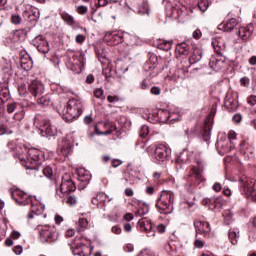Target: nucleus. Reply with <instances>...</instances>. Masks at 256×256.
Masks as SVG:
<instances>
[{
	"mask_svg": "<svg viewBox=\"0 0 256 256\" xmlns=\"http://www.w3.org/2000/svg\"><path fill=\"white\" fill-rule=\"evenodd\" d=\"M45 157L43 151L37 148L28 149L26 159L23 156L19 157V160L22 162V165L28 170V175H34V177H41L39 170L41 169V160Z\"/></svg>",
	"mask_w": 256,
	"mask_h": 256,
	"instance_id": "1",
	"label": "nucleus"
},
{
	"mask_svg": "<svg viewBox=\"0 0 256 256\" xmlns=\"http://www.w3.org/2000/svg\"><path fill=\"white\" fill-rule=\"evenodd\" d=\"M200 59H203V53L201 50L194 49L191 51L189 56H186V58L181 60L178 65L177 75L174 76V79H185L189 73V67H191V65H195V63H199Z\"/></svg>",
	"mask_w": 256,
	"mask_h": 256,
	"instance_id": "2",
	"label": "nucleus"
},
{
	"mask_svg": "<svg viewBox=\"0 0 256 256\" xmlns=\"http://www.w3.org/2000/svg\"><path fill=\"white\" fill-rule=\"evenodd\" d=\"M147 154L155 165H163L169 161L171 155V148L165 144H158L153 148L152 146L146 149Z\"/></svg>",
	"mask_w": 256,
	"mask_h": 256,
	"instance_id": "3",
	"label": "nucleus"
},
{
	"mask_svg": "<svg viewBox=\"0 0 256 256\" xmlns=\"http://www.w3.org/2000/svg\"><path fill=\"white\" fill-rule=\"evenodd\" d=\"M20 97H39L45 93V86L38 80H30L18 86Z\"/></svg>",
	"mask_w": 256,
	"mask_h": 256,
	"instance_id": "4",
	"label": "nucleus"
},
{
	"mask_svg": "<svg viewBox=\"0 0 256 256\" xmlns=\"http://www.w3.org/2000/svg\"><path fill=\"white\" fill-rule=\"evenodd\" d=\"M198 169L192 168L190 173L184 177L186 183L184 187L187 191L191 193V189H195L197 187L201 188V183H203V176H201V172H203V162L197 161Z\"/></svg>",
	"mask_w": 256,
	"mask_h": 256,
	"instance_id": "5",
	"label": "nucleus"
},
{
	"mask_svg": "<svg viewBox=\"0 0 256 256\" xmlns=\"http://www.w3.org/2000/svg\"><path fill=\"white\" fill-rule=\"evenodd\" d=\"M173 203H175V194L172 191L164 190L157 200L156 207L159 213L170 215L173 213Z\"/></svg>",
	"mask_w": 256,
	"mask_h": 256,
	"instance_id": "6",
	"label": "nucleus"
},
{
	"mask_svg": "<svg viewBox=\"0 0 256 256\" xmlns=\"http://www.w3.org/2000/svg\"><path fill=\"white\" fill-rule=\"evenodd\" d=\"M81 113H83V101L71 99L67 102L61 114L65 121H73V119H77Z\"/></svg>",
	"mask_w": 256,
	"mask_h": 256,
	"instance_id": "7",
	"label": "nucleus"
},
{
	"mask_svg": "<svg viewBox=\"0 0 256 256\" xmlns=\"http://www.w3.org/2000/svg\"><path fill=\"white\" fill-rule=\"evenodd\" d=\"M34 127L37 129V133L38 135H41V137L50 139V137H55L57 135V127L51 125L49 121L44 120L41 116H35Z\"/></svg>",
	"mask_w": 256,
	"mask_h": 256,
	"instance_id": "8",
	"label": "nucleus"
},
{
	"mask_svg": "<svg viewBox=\"0 0 256 256\" xmlns=\"http://www.w3.org/2000/svg\"><path fill=\"white\" fill-rule=\"evenodd\" d=\"M39 235L42 243H57L59 240V231L54 226H43L39 230Z\"/></svg>",
	"mask_w": 256,
	"mask_h": 256,
	"instance_id": "9",
	"label": "nucleus"
},
{
	"mask_svg": "<svg viewBox=\"0 0 256 256\" xmlns=\"http://www.w3.org/2000/svg\"><path fill=\"white\" fill-rule=\"evenodd\" d=\"M166 17L173 19V21H181L185 13V7L179 5H173L171 1L164 0Z\"/></svg>",
	"mask_w": 256,
	"mask_h": 256,
	"instance_id": "10",
	"label": "nucleus"
},
{
	"mask_svg": "<svg viewBox=\"0 0 256 256\" xmlns=\"http://www.w3.org/2000/svg\"><path fill=\"white\" fill-rule=\"evenodd\" d=\"M69 245L73 255L91 256V253H93V247L81 242V238H75L69 243Z\"/></svg>",
	"mask_w": 256,
	"mask_h": 256,
	"instance_id": "11",
	"label": "nucleus"
},
{
	"mask_svg": "<svg viewBox=\"0 0 256 256\" xmlns=\"http://www.w3.org/2000/svg\"><path fill=\"white\" fill-rule=\"evenodd\" d=\"M75 189H77V186H75V182H73L69 174H65L62 177L60 186L56 187V196L63 197V195H67V193H71L75 191Z\"/></svg>",
	"mask_w": 256,
	"mask_h": 256,
	"instance_id": "12",
	"label": "nucleus"
},
{
	"mask_svg": "<svg viewBox=\"0 0 256 256\" xmlns=\"http://www.w3.org/2000/svg\"><path fill=\"white\" fill-rule=\"evenodd\" d=\"M239 183L243 195H245L250 201H254V203H256V192L253 188V180L251 178H247V176H242L239 179Z\"/></svg>",
	"mask_w": 256,
	"mask_h": 256,
	"instance_id": "13",
	"label": "nucleus"
},
{
	"mask_svg": "<svg viewBox=\"0 0 256 256\" xmlns=\"http://www.w3.org/2000/svg\"><path fill=\"white\" fill-rule=\"evenodd\" d=\"M159 59L156 55H151L148 61L144 65V75L148 79H153V77H157L159 75Z\"/></svg>",
	"mask_w": 256,
	"mask_h": 256,
	"instance_id": "14",
	"label": "nucleus"
},
{
	"mask_svg": "<svg viewBox=\"0 0 256 256\" xmlns=\"http://www.w3.org/2000/svg\"><path fill=\"white\" fill-rule=\"evenodd\" d=\"M216 149L219 155H227V153L235 149V145H233V142L227 139V135L221 134L218 136V140L216 142Z\"/></svg>",
	"mask_w": 256,
	"mask_h": 256,
	"instance_id": "15",
	"label": "nucleus"
},
{
	"mask_svg": "<svg viewBox=\"0 0 256 256\" xmlns=\"http://www.w3.org/2000/svg\"><path fill=\"white\" fill-rule=\"evenodd\" d=\"M104 41L111 46L119 45V43L125 41V32L121 30L107 32L104 36Z\"/></svg>",
	"mask_w": 256,
	"mask_h": 256,
	"instance_id": "16",
	"label": "nucleus"
},
{
	"mask_svg": "<svg viewBox=\"0 0 256 256\" xmlns=\"http://www.w3.org/2000/svg\"><path fill=\"white\" fill-rule=\"evenodd\" d=\"M112 199L107 196V194L100 192L92 199L93 205H96L98 209H102V211H107V205L111 204Z\"/></svg>",
	"mask_w": 256,
	"mask_h": 256,
	"instance_id": "17",
	"label": "nucleus"
},
{
	"mask_svg": "<svg viewBox=\"0 0 256 256\" xmlns=\"http://www.w3.org/2000/svg\"><path fill=\"white\" fill-rule=\"evenodd\" d=\"M23 17L25 21H28V23L32 25V27H35V25L39 23V18L41 17V13L39 12V9L35 7H30L28 10L24 11Z\"/></svg>",
	"mask_w": 256,
	"mask_h": 256,
	"instance_id": "18",
	"label": "nucleus"
},
{
	"mask_svg": "<svg viewBox=\"0 0 256 256\" xmlns=\"http://www.w3.org/2000/svg\"><path fill=\"white\" fill-rule=\"evenodd\" d=\"M33 45L38 49L39 53L47 55L51 48L49 47V42L45 39L43 35L36 36L33 40Z\"/></svg>",
	"mask_w": 256,
	"mask_h": 256,
	"instance_id": "19",
	"label": "nucleus"
},
{
	"mask_svg": "<svg viewBox=\"0 0 256 256\" xmlns=\"http://www.w3.org/2000/svg\"><path fill=\"white\" fill-rule=\"evenodd\" d=\"M12 199L15 200V202L18 205H29V203H33V200H31V197L25 192H23L20 189H16L12 191Z\"/></svg>",
	"mask_w": 256,
	"mask_h": 256,
	"instance_id": "20",
	"label": "nucleus"
},
{
	"mask_svg": "<svg viewBox=\"0 0 256 256\" xmlns=\"http://www.w3.org/2000/svg\"><path fill=\"white\" fill-rule=\"evenodd\" d=\"M238 98H239L238 94H233V93L226 94L224 106L230 113H233L238 109L239 107V102L237 101Z\"/></svg>",
	"mask_w": 256,
	"mask_h": 256,
	"instance_id": "21",
	"label": "nucleus"
},
{
	"mask_svg": "<svg viewBox=\"0 0 256 256\" xmlns=\"http://www.w3.org/2000/svg\"><path fill=\"white\" fill-rule=\"evenodd\" d=\"M104 127H105L106 131L101 132V130H99L97 125H94L95 131L88 133L89 139H93V137H95V135H111V133H113V131L117 130V126H115V124L113 122H109V121H106L104 123Z\"/></svg>",
	"mask_w": 256,
	"mask_h": 256,
	"instance_id": "22",
	"label": "nucleus"
},
{
	"mask_svg": "<svg viewBox=\"0 0 256 256\" xmlns=\"http://www.w3.org/2000/svg\"><path fill=\"white\" fill-rule=\"evenodd\" d=\"M137 228L139 231L146 233L147 237H155V230H153V224L151 220L143 218L138 221Z\"/></svg>",
	"mask_w": 256,
	"mask_h": 256,
	"instance_id": "23",
	"label": "nucleus"
},
{
	"mask_svg": "<svg viewBox=\"0 0 256 256\" xmlns=\"http://www.w3.org/2000/svg\"><path fill=\"white\" fill-rule=\"evenodd\" d=\"M203 205L209 207L212 211L219 210L223 207V198L222 197H212L204 198L202 200Z\"/></svg>",
	"mask_w": 256,
	"mask_h": 256,
	"instance_id": "24",
	"label": "nucleus"
},
{
	"mask_svg": "<svg viewBox=\"0 0 256 256\" xmlns=\"http://www.w3.org/2000/svg\"><path fill=\"white\" fill-rule=\"evenodd\" d=\"M194 227L196 229V233L209 237V233H211V226L209 225V222L196 220L194 221Z\"/></svg>",
	"mask_w": 256,
	"mask_h": 256,
	"instance_id": "25",
	"label": "nucleus"
},
{
	"mask_svg": "<svg viewBox=\"0 0 256 256\" xmlns=\"http://www.w3.org/2000/svg\"><path fill=\"white\" fill-rule=\"evenodd\" d=\"M70 63L73 67H78L80 70L85 68L87 61L85 60V54L75 53L70 57Z\"/></svg>",
	"mask_w": 256,
	"mask_h": 256,
	"instance_id": "26",
	"label": "nucleus"
},
{
	"mask_svg": "<svg viewBox=\"0 0 256 256\" xmlns=\"http://www.w3.org/2000/svg\"><path fill=\"white\" fill-rule=\"evenodd\" d=\"M223 65H225V61L219 55H212L209 61V67L213 71H221L223 69Z\"/></svg>",
	"mask_w": 256,
	"mask_h": 256,
	"instance_id": "27",
	"label": "nucleus"
},
{
	"mask_svg": "<svg viewBox=\"0 0 256 256\" xmlns=\"http://www.w3.org/2000/svg\"><path fill=\"white\" fill-rule=\"evenodd\" d=\"M73 149V138L71 136H67L62 140L61 153L63 157H67L71 153Z\"/></svg>",
	"mask_w": 256,
	"mask_h": 256,
	"instance_id": "28",
	"label": "nucleus"
},
{
	"mask_svg": "<svg viewBox=\"0 0 256 256\" xmlns=\"http://www.w3.org/2000/svg\"><path fill=\"white\" fill-rule=\"evenodd\" d=\"M236 25H239V21H237V18H231L228 19L226 22H222L220 25H218V29L220 31H226L229 33V31H233L235 29Z\"/></svg>",
	"mask_w": 256,
	"mask_h": 256,
	"instance_id": "29",
	"label": "nucleus"
},
{
	"mask_svg": "<svg viewBox=\"0 0 256 256\" xmlns=\"http://www.w3.org/2000/svg\"><path fill=\"white\" fill-rule=\"evenodd\" d=\"M191 52V46L187 44V42H182L176 45V53L180 55V59H185V57L189 56Z\"/></svg>",
	"mask_w": 256,
	"mask_h": 256,
	"instance_id": "30",
	"label": "nucleus"
},
{
	"mask_svg": "<svg viewBox=\"0 0 256 256\" xmlns=\"http://www.w3.org/2000/svg\"><path fill=\"white\" fill-rule=\"evenodd\" d=\"M252 33H253V25L249 24L246 27L239 28L238 37L242 41H249V38L251 37Z\"/></svg>",
	"mask_w": 256,
	"mask_h": 256,
	"instance_id": "31",
	"label": "nucleus"
},
{
	"mask_svg": "<svg viewBox=\"0 0 256 256\" xmlns=\"http://www.w3.org/2000/svg\"><path fill=\"white\" fill-rule=\"evenodd\" d=\"M43 211H45V205L43 203H32L31 211L28 213V219H35V215H41Z\"/></svg>",
	"mask_w": 256,
	"mask_h": 256,
	"instance_id": "32",
	"label": "nucleus"
},
{
	"mask_svg": "<svg viewBox=\"0 0 256 256\" xmlns=\"http://www.w3.org/2000/svg\"><path fill=\"white\" fill-rule=\"evenodd\" d=\"M78 181L82 183L83 187H87L89 181H91V172L85 169H80L78 171Z\"/></svg>",
	"mask_w": 256,
	"mask_h": 256,
	"instance_id": "33",
	"label": "nucleus"
},
{
	"mask_svg": "<svg viewBox=\"0 0 256 256\" xmlns=\"http://www.w3.org/2000/svg\"><path fill=\"white\" fill-rule=\"evenodd\" d=\"M241 235L239 234V229L230 228L228 231V239L232 245H237L239 243V238Z\"/></svg>",
	"mask_w": 256,
	"mask_h": 256,
	"instance_id": "34",
	"label": "nucleus"
},
{
	"mask_svg": "<svg viewBox=\"0 0 256 256\" xmlns=\"http://www.w3.org/2000/svg\"><path fill=\"white\" fill-rule=\"evenodd\" d=\"M124 41L129 47H137V45L141 43V40H139V38L126 32L124 34Z\"/></svg>",
	"mask_w": 256,
	"mask_h": 256,
	"instance_id": "35",
	"label": "nucleus"
},
{
	"mask_svg": "<svg viewBox=\"0 0 256 256\" xmlns=\"http://www.w3.org/2000/svg\"><path fill=\"white\" fill-rule=\"evenodd\" d=\"M137 173L130 171L126 172L123 178L124 185H135L137 183Z\"/></svg>",
	"mask_w": 256,
	"mask_h": 256,
	"instance_id": "36",
	"label": "nucleus"
},
{
	"mask_svg": "<svg viewBox=\"0 0 256 256\" xmlns=\"http://www.w3.org/2000/svg\"><path fill=\"white\" fill-rule=\"evenodd\" d=\"M135 13H138V15H149V3L147 2H141L138 3V6L134 9Z\"/></svg>",
	"mask_w": 256,
	"mask_h": 256,
	"instance_id": "37",
	"label": "nucleus"
},
{
	"mask_svg": "<svg viewBox=\"0 0 256 256\" xmlns=\"http://www.w3.org/2000/svg\"><path fill=\"white\" fill-rule=\"evenodd\" d=\"M169 110L167 109H159L157 111V117H158V121L160 123H169Z\"/></svg>",
	"mask_w": 256,
	"mask_h": 256,
	"instance_id": "38",
	"label": "nucleus"
},
{
	"mask_svg": "<svg viewBox=\"0 0 256 256\" xmlns=\"http://www.w3.org/2000/svg\"><path fill=\"white\" fill-rule=\"evenodd\" d=\"M20 63L24 71H30L33 68V60L29 56L21 58Z\"/></svg>",
	"mask_w": 256,
	"mask_h": 256,
	"instance_id": "39",
	"label": "nucleus"
},
{
	"mask_svg": "<svg viewBox=\"0 0 256 256\" xmlns=\"http://www.w3.org/2000/svg\"><path fill=\"white\" fill-rule=\"evenodd\" d=\"M95 53L98 57V60L100 61V63L102 65H109V63H111V61L109 60V58H107V55H105L103 50H99V49L95 48Z\"/></svg>",
	"mask_w": 256,
	"mask_h": 256,
	"instance_id": "40",
	"label": "nucleus"
},
{
	"mask_svg": "<svg viewBox=\"0 0 256 256\" xmlns=\"http://www.w3.org/2000/svg\"><path fill=\"white\" fill-rule=\"evenodd\" d=\"M223 217L225 225H231V223H233V213L230 210H225Z\"/></svg>",
	"mask_w": 256,
	"mask_h": 256,
	"instance_id": "41",
	"label": "nucleus"
},
{
	"mask_svg": "<svg viewBox=\"0 0 256 256\" xmlns=\"http://www.w3.org/2000/svg\"><path fill=\"white\" fill-rule=\"evenodd\" d=\"M0 99L2 103H5L7 99H9V88L8 87H0Z\"/></svg>",
	"mask_w": 256,
	"mask_h": 256,
	"instance_id": "42",
	"label": "nucleus"
},
{
	"mask_svg": "<svg viewBox=\"0 0 256 256\" xmlns=\"http://www.w3.org/2000/svg\"><path fill=\"white\" fill-rule=\"evenodd\" d=\"M61 17H62L63 21H65V23H67V25H75V18H73L72 15H69L66 12H62Z\"/></svg>",
	"mask_w": 256,
	"mask_h": 256,
	"instance_id": "43",
	"label": "nucleus"
},
{
	"mask_svg": "<svg viewBox=\"0 0 256 256\" xmlns=\"http://www.w3.org/2000/svg\"><path fill=\"white\" fill-rule=\"evenodd\" d=\"M149 213V205L143 204V206L135 212V217H143Z\"/></svg>",
	"mask_w": 256,
	"mask_h": 256,
	"instance_id": "44",
	"label": "nucleus"
},
{
	"mask_svg": "<svg viewBox=\"0 0 256 256\" xmlns=\"http://www.w3.org/2000/svg\"><path fill=\"white\" fill-rule=\"evenodd\" d=\"M87 227H89V221H87V219L85 218H79L78 220V231H85V229H87Z\"/></svg>",
	"mask_w": 256,
	"mask_h": 256,
	"instance_id": "45",
	"label": "nucleus"
},
{
	"mask_svg": "<svg viewBox=\"0 0 256 256\" xmlns=\"http://www.w3.org/2000/svg\"><path fill=\"white\" fill-rule=\"evenodd\" d=\"M209 3H211V0H199L198 1V7L200 11L205 13L207 9H209Z\"/></svg>",
	"mask_w": 256,
	"mask_h": 256,
	"instance_id": "46",
	"label": "nucleus"
},
{
	"mask_svg": "<svg viewBox=\"0 0 256 256\" xmlns=\"http://www.w3.org/2000/svg\"><path fill=\"white\" fill-rule=\"evenodd\" d=\"M171 47H173L171 41H164L158 45V49H162L163 51H171Z\"/></svg>",
	"mask_w": 256,
	"mask_h": 256,
	"instance_id": "47",
	"label": "nucleus"
},
{
	"mask_svg": "<svg viewBox=\"0 0 256 256\" xmlns=\"http://www.w3.org/2000/svg\"><path fill=\"white\" fill-rule=\"evenodd\" d=\"M210 133H211V124L205 122L204 123V133H203V138L205 141H209Z\"/></svg>",
	"mask_w": 256,
	"mask_h": 256,
	"instance_id": "48",
	"label": "nucleus"
},
{
	"mask_svg": "<svg viewBox=\"0 0 256 256\" xmlns=\"http://www.w3.org/2000/svg\"><path fill=\"white\" fill-rule=\"evenodd\" d=\"M181 119V114L178 112H170L168 123H175Z\"/></svg>",
	"mask_w": 256,
	"mask_h": 256,
	"instance_id": "49",
	"label": "nucleus"
},
{
	"mask_svg": "<svg viewBox=\"0 0 256 256\" xmlns=\"http://www.w3.org/2000/svg\"><path fill=\"white\" fill-rule=\"evenodd\" d=\"M94 96L96 99H100V101H105V91L102 88H97L94 91Z\"/></svg>",
	"mask_w": 256,
	"mask_h": 256,
	"instance_id": "50",
	"label": "nucleus"
},
{
	"mask_svg": "<svg viewBox=\"0 0 256 256\" xmlns=\"http://www.w3.org/2000/svg\"><path fill=\"white\" fill-rule=\"evenodd\" d=\"M42 173L47 179H51L53 177V169L50 166H45L42 168Z\"/></svg>",
	"mask_w": 256,
	"mask_h": 256,
	"instance_id": "51",
	"label": "nucleus"
},
{
	"mask_svg": "<svg viewBox=\"0 0 256 256\" xmlns=\"http://www.w3.org/2000/svg\"><path fill=\"white\" fill-rule=\"evenodd\" d=\"M139 135L142 137V139H145V137L149 135V126L142 125L139 131Z\"/></svg>",
	"mask_w": 256,
	"mask_h": 256,
	"instance_id": "52",
	"label": "nucleus"
},
{
	"mask_svg": "<svg viewBox=\"0 0 256 256\" xmlns=\"http://www.w3.org/2000/svg\"><path fill=\"white\" fill-rule=\"evenodd\" d=\"M214 51L216 54H213V55H219V57H225V48H222L219 45H214Z\"/></svg>",
	"mask_w": 256,
	"mask_h": 256,
	"instance_id": "53",
	"label": "nucleus"
},
{
	"mask_svg": "<svg viewBox=\"0 0 256 256\" xmlns=\"http://www.w3.org/2000/svg\"><path fill=\"white\" fill-rule=\"evenodd\" d=\"M21 15L19 14H12L11 16V22L13 23V25H21Z\"/></svg>",
	"mask_w": 256,
	"mask_h": 256,
	"instance_id": "54",
	"label": "nucleus"
},
{
	"mask_svg": "<svg viewBox=\"0 0 256 256\" xmlns=\"http://www.w3.org/2000/svg\"><path fill=\"white\" fill-rule=\"evenodd\" d=\"M67 205L70 207H74V205H77V197L70 195L66 200Z\"/></svg>",
	"mask_w": 256,
	"mask_h": 256,
	"instance_id": "55",
	"label": "nucleus"
},
{
	"mask_svg": "<svg viewBox=\"0 0 256 256\" xmlns=\"http://www.w3.org/2000/svg\"><path fill=\"white\" fill-rule=\"evenodd\" d=\"M49 102L50 100H49V97L47 96H42L38 99L39 105H43V107H48Z\"/></svg>",
	"mask_w": 256,
	"mask_h": 256,
	"instance_id": "56",
	"label": "nucleus"
},
{
	"mask_svg": "<svg viewBox=\"0 0 256 256\" xmlns=\"http://www.w3.org/2000/svg\"><path fill=\"white\" fill-rule=\"evenodd\" d=\"M0 135H13V130L9 129L7 126H1Z\"/></svg>",
	"mask_w": 256,
	"mask_h": 256,
	"instance_id": "57",
	"label": "nucleus"
},
{
	"mask_svg": "<svg viewBox=\"0 0 256 256\" xmlns=\"http://www.w3.org/2000/svg\"><path fill=\"white\" fill-rule=\"evenodd\" d=\"M149 87H151V84H149V80L143 79L142 81H140V89H142L143 91H147Z\"/></svg>",
	"mask_w": 256,
	"mask_h": 256,
	"instance_id": "58",
	"label": "nucleus"
},
{
	"mask_svg": "<svg viewBox=\"0 0 256 256\" xmlns=\"http://www.w3.org/2000/svg\"><path fill=\"white\" fill-rule=\"evenodd\" d=\"M87 11H89V8H87V6L80 5L76 8V12L79 15H85Z\"/></svg>",
	"mask_w": 256,
	"mask_h": 256,
	"instance_id": "59",
	"label": "nucleus"
},
{
	"mask_svg": "<svg viewBox=\"0 0 256 256\" xmlns=\"http://www.w3.org/2000/svg\"><path fill=\"white\" fill-rule=\"evenodd\" d=\"M195 133H197V126L185 130V135L188 137H192V135H195Z\"/></svg>",
	"mask_w": 256,
	"mask_h": 256,
	"instance_id": "60",
	"label": "nucleus"
},
{
	"mask_svg": "<svg viewBox=\"0 0 256 256\" xmlns=\"http://www.w3.org/2000/svg\"><path fill=\"white\" fill-rule=\"evenodd\" d=\"M16 109H17V103H8L6 106L7 113H14Z\"/></svg>",
	"mask_w": 256,
	"mask_h": 256,
	"instance_id": "61",
	"label": "nucleus"
},
{
	"mask_svg": "<svg viewBox=\"0 0 256 256\" xmlns=\"http://www.w3.org/2000/svg\"><path fill=\"white\" fill-rule=\"evenodd\" d=\"M23 117H25V111L21 110L20 112H16L13 116V119H15V121H21L23 120Z\"/></svg>",
	"mask_w": 256,
	"mask_h": 256,
	"instance_id": "62",
	"label": "nucleus"
},
{
	"mask_svg": "<svg viewBox=\"0 0 256 256\" xmlns=\"http://www.w3.org/2000/svg\"><path fill=\"white\" fill-rule=\"evenodd\" d=\"M75 42L78 43V45H82V43H85V35L83 34L76 35Z\"/></svg>",
	"mask_w": 256,
	"mask_h": 256,
	"instance_id": "63",
	"label": "nucleus"
},
{
	"mask_svg": "<svg viewBox=\"0 0 256 256\" xmlns=\"http://www.w3.org/2000/svg\"><path fill=\"white\" fill-rule=\"evenodd\" d=\"M247 103L248 105H252V106L256 105V95L249 96L247 99Z\"/></svg>",
	"mask_w": 256,
	"mask_h": 256,
	"instance_id": "64",
	"label": "nucleus"
}]
</instances>
